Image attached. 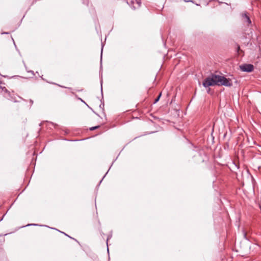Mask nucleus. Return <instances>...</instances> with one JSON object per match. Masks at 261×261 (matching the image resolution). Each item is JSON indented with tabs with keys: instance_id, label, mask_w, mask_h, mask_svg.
Wrapping results in <instances>:
<instances>
[{
	"instance_id": "nucleus-1",
	"label": "nucleus",
	"mask_w": 261,
	"mask_h": 261,
	"mask_svg": "<svg viewBox=\"0 0 261 261\" xmlns=\"http://www.w3.org/2000/svg\"><path fill=\"white\" fill-rule=\"evenodd\" d=\"M202 85L205 88L215 85L231 87L232 83L230 80L223 76L212 74L203 81Z\"/></svg>"
},
{
	"instance_id": "nucleus-2",
	"label": "nucleus",
	"mask_w": 261,
	"mask_h": 261,
	"mask_svg": "<svg viewBox=\"0 0 261 261\" xmlns=\"http://www.w3.org/2000/svg\"><path fill=\"white\" fill-rule=\"evenodd\" d=\"M240 69L242 71L251 72L254 69V67L252 64H243L240 66Z\"/></svg>"
},
{
	"instance_id": "nucleus-3",
	"label": "nucleus",
	"mask_w": 261,
	"mask_h": 261,
	"mask_svg": "<svg viewBox=\"0 0 261 261\" xmlns=\"http://www.w3.org/2000/svg\"><path fill=\"white\" fill-rule=\"evenodd\" d=\"M127 4L132 7L134 9L139 8L141 5L140 0H129L127 1Z\"/></svg>"
},
{
	"instance_id": "nucleus-4",
	"label": "nucleus",
	"mask_w": 261,
	"mask_h": 261,
	"mask_svg": "<svg viewBox=\"0 0 261 261\" xmlns=\"http://www.w3.org/2000/svg\"><path fill=\"white\" fill-rule=\"evenodd\" d=\"M243 20L244 23H246L247 25H249L251 23V21L248 16L244 13L242 14Z\"/></svg>"
},
{
	"instance_id": "nucleus-5",
	"label": "nucleus",
	"mask_w": 261,
	"mask_h": 261,
	"mask_svg": "<svg viewBox=\"0 0 261 261\" xmlns=\"http://www.w3.org/2000/svg\"><path fill=\"white\" fill-rule=\"evenodd\" d=\"M161 96V93L159 94L158 97L155 99L154 103H156V102H158Z\"/></svg>"
},
{
	"instance_id": "nucleus-6",
	"label": "nucleus",
	"mask_w": 261,
	"mask_h": 261,
	"mask_svg": "<svg viewBox=\"0 0 261 261\" xmlns=\"http://www.w3.org/2000/svg\"><path fill=\"white\" fill-rule=\"evenodd\" d=\"M98 127H99V126H96L92 127L90 128V129L91 130H94V129H96V128H97Z\"/></svg>"
},
{
	"instance_id": "nucleus-7",
	"label": "nucleus",
	"mask_w": 261,
	"mask_h": 261,
	"mask_svg": "<svg viewBox=\"0 0 261 261\" xmlns=\"http://www.w3.org/2000/svg\"><path fill=\"white\" fill-rule=\"evenodd\" d=\"M238 50L240 49V47L239 46H238Z\"/></svg>"
}]
</instances>
